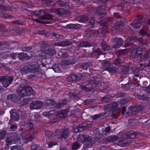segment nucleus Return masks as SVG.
<instances>
[{
  "mask_svg": "<svg viewBox=\"0 0 150 150\" xmlns=\"http://www.w3.org/2000/svg\"><path fill=\"white\" fill-rule=\"evenodd\" d=\"M21 136V133L17 132L7 135L6 139L5 148L8 149L9 145L12 144L13 141L15 143H18L20 140Z\"/></svg>",
  "mask_w": 150,
  "mask_h": 150,
  "instance_id": "nucleus-1",
  "label": "nucleus"
},
{
  "mask_svg": "<svg viewBox=\"0 0 150 150\" xmlns=\"http://www.w3.org/2000/svg\"><path fill=\"white\" fill-rule=\"evenodd\" d=\"M77 139L78 141L83 143L86 142L87 146H92L95 143V138H91L89 136L85 134H80L78 135Z\"/></svg>",
  "mask_w": 150,
  "mask_h": 150,
  "instance_id": "nucleus-2",
  "label": "nucleus"
},
{
  "mask_svg": "<svg viewBox=\"0 0 150 150\" xmlns=\"http://www.w3.org/2000/svg\"><path fill=\"white\" fill-rule=\"evenodd\" d=\"M58 138L66 139L70 135V131L68 128L64 127L61 129L57 130L55 132Z\"/></svg>",
  "mask_w": 150,
  "mask_h": 150,
  "instance_id": "nucleus-3",
  "label": "nucleus"
},
{
  "mask_svg": "<svg viewBox=\"0 0 150 150\" xmlns=\"http://www.w3.org/2000/svg\"><path fill=\"white\" fill-rule=\"evenodd\" d=\"M13 79L12 76H0V81L3 86L5 88L8 87L11 83Z\"/></svg>",
  "mask_w": 150,
  "mask_h": 150,
  "instance_id": "nucleus-4",
  "label": "nucleus"
},
{
  "mask_svg": "<svg viewBox=\"0 0 150 150\" xmlns=\"http://www.w3.org/2000/svg\"><path fill=\"white\" fill-rule=\"evenodd\" d=\"M118 105L117 102H115L110 104H107L104 106V110L106 112L112 113L116 110Z\"/></svg>",
  "mask_w": 150,
  "mask_h": 150,
  "instance_id": "nucleus-5",
  "label": "nucleus"
},
{
  "mask_svg": "<svg viewBox=\"0 0 150 150\" xmlns=\"http://www.w3.org/2000/svg\"><path fill=\"white\" fill-rule=\"evenodd\" d=\"M35 13L39 16V18L42 20H50L52 18V17L49 14H46L44 10L37 11Z\"/></svg>",
  "mask_w": 150,
  "mask_h": 150,
  "instance_id": "nucleus-6",
  "label": "nucleus"
},
{
  "mask_svg": "<svg viewBox=\"0 0 150 150\" xmlns=\"http://www.w3.org/2000/svg\"><path fill=\"white\" fill-rule=\"evenodd\" d=\"M102 68L110 72H113L115 71V69L113 66L108 61H103V62L102 63Z\"/></svg>",
  "mask_w": 150,
  "mask_h": 150,
  "instance_id": "nucleus-7",
  "label": "nucleus"
},
{
  "mask_svg": "<svg viewBox=\"0 0 150 150\" xmlns=\"http://www.w3.org/2000/svg\"><path fill=\"white\" fill-rule=\"evenodd\" d=\"M11 120L13 121H17L20 118L18 110H12L10 111Z\"/></svg>",
  "mask_w": 150,
  "mask_h": 150,
  "instance_id": "nucleus-8",
  "label": "nucleus"
},
{
  "mask_svg": "<svg viewBox=\"0 0 150 150\" xmlns=\"http://www.w3.org/2000/svg\"><path fill=\"white\" fill-rule=\"evenodd\" d=\"M139 65L140 66H138L137 67L134 66L131 68L130 69L132 71V73L133 74L138 73L140 70H142L144 67H150V63L146 65H143L142 64H141Z\"/></svg>",
  "mask_w": 150,
  "mask_h": 150,
  "instance_id": "nucleus-9",
  "label": "nucleus"
},
{
  "mask_svg": "<svg viewBox=\"0 0 150 150\" xmlns=\"http://www.w3.org/2000/svg\"><path fill=\"white\" fill-rule=\"evenodd\" d=\"M142 49L141 48H137L134 49L132 51L131 55L133 58H137L140 57Z\"/></svg>",
  "mask_w": 150,
  "mask_h": 150,
  "instance_id": "nucleus-10",
  "label": "nucleus"
},
{
  "mask_svg": "<svg viewBox=\"0 0 150 150\" xmlns=\"http://www.w3.org/2000/svg\"><path fill=\"white\" fill-rule=\"evenodd\" d=\"M42 104V103L41 101H32L30 104V107L31 109H37L41 108Z\"/></svg>",
  "mask_w": 150,
  "mask_h": 150,
  "instance_id": "nucleus-11",
  "label": "nucleus"
},
{
  "mask_svg": "<svg viewBox=\"0 0 150 150\" xmlns=\"http://www.w3.org/2000/svg\"><path fill=\"white\" fill-rule=\"evenodd\" d=\"M88 127L87 125L84 124L82 125H80L77 126L75 128H74V130L75 132H78L79 131H81L86 129Z\"/></svg>",
  "mask_w": 150,
  "mask_h": 150,
  "instance_id": "nucleus-12",
  "label": "nucleus"
},
{
  "mask_svg": "<svg viewBox=\"0 0 150 150\" xmlns=\"http://www.w3.org/2000/svg\"><path fill=\"white\" fill-rule=\"evenodd\" d=\"M16 92L18 96L21 97H23L26 96L24 86H20L17 89Z\"/></svg>",
  "mask_w": 150,
  "mask_h": 150,
  "instance_id": "nucleus-13",
  "label": "nucleus"
},
{
  "mask_svg": "<svg viewBox=\"0 0 150 150\" xmlns=\"http://www.w3.org/2000/svg\"><path fill=\"white\" fill-rule=\"evenodd\" d=\"M88 84L95 85L96 86L99 87L101 86L102 82L99 80H94L91 79L86 81Z\"/></svg>",
  "mask_w": 150,
  "mask_h": 150,
  "instance_id": "nucleus-14",
  "label": "nucleus"
},
{
  "mask_svg": "<svg viewBox=\"0 0 150 150\" xmlns=\"http://www.w3.org/2000/svg\"><path fill=\"white\" fill-rule=\"evenodd\" d=\"M112 41L116 43L113 46V48H118L121 46L123 42L122 40V39L119 38H114L112 40Z\"/></svg>",
  "mask_w": 150,
  "mask_h": 150,
  "instance_id": "nucleus-15",
  "label": "nucleus"
},
{
  "mask_svg": "<svg viewBox=\"0 0 150 150\" xmlns=\"http://www.w3.org/2000/svg\"><path fill=\"white\" fill-rule=\"evenodd\" d=\"M30 64V72L34 73L37 70L38 68L39 67V65L36 62H31Z\"/></svg>",
  "mask_w": 150,
  "mask_h": 150,
  "instance_id": "nucleus-16",
  "label": "nucleus"
},
{
  "mask_svg": "<svg viewBox=\"0 0 150 150\" xmlns=\"http://www.w3.org/2000/svg\"><path fill=\"white\" fill-rule=\"evenodd\" d=\"M57 12L58 14L60 16L66 15H70V13L69 11L63 8L57 9Z\"/></svg>",
  "mask_w": 150,
  "mask_h": 150,
  "instance_id": "nucleus-17",
  "label": "nucleus"
},
{
  "mask_svg": "<svg viewBox=\"0 0 150 150\" xmlns=\"http://www.w3.org/2000/svg\"><path fill=\"white\" fill-rule=\"evenodd\" d=\"M143 108L142 105L133 107L131 109V113L133 115H136L141 111Z\"/></svg>",
  "mask_w": 150,
  "mask_h": 150,
  "instance_id": "nucleus-18",
  "label": "nucleus"
},
{
  "mask_svg": "<svg viewBox=\"0 0 150 150\" xmlns=\"http://www.w3.org/2000/svg\"><path fill=\"white\" fill-rule=\"evenodd\" d=\"M76 44L78 46L86 47H91L92 46V44L87 41H81L78 42Z\"/></svg>",
  "mask_w": 150,
  "mask_h": 150,
  "instance_id": "nucleus-19",
  "label": "nucleus"
},
{
  "mask_svg": "<svg viewBox=\"0 0 150 150\" xmlns=\"http://www.w3.org/2000/svg\"><path fill=\"white\" fill-rule=\"evenodd\" d=\"M149 52L147 51H143L141 52L140 54V60L143 61L149 58Z\"/></svg>",
  "mask_w": 150,
  "mask_h": 150,
  "instance_id": "nucleus-20",
  "label": "nucleus"
},
{
  "mask_svg": "<svg viewBox=\"0 0 150 150\" xmlns=\"http://www.w3.org/2000/svg\"><path fill=\"white\" fill-rule=\"evenodd\" d=\"M119 137L117 136H112L108 137L105 139L106 143H109L118 140Z\"/></svg>",
  "mask_w": 150,
  "mask_h": 150,
  "instance_id": "nucleus-21",
  "label": "nucleus"
},
{
  "mask_svg": "<svg viewBox=\"0 0 150 150\" xmlns=\"http://www.w3.org/2000/svg\"><path fill=\"white\" fill-rule=\"evenodd\" d=\"M81 26L79 24H70L66 26L67 28L71 29L76 30L81 28Z\"/></svg>",
  "mask_w": 150,
  "mask_h": 150,
  "instance_id": "nucleus-22",
  "label": "nucleus"
},
{
  "mask_svg": "<svg viewBox=\"0 0 150 150\" xmlns=\"http://www.w3.org/2000/svg\"><path fill=\"white\" fill-rule=\"evenodd\" d=\"M133 29H136L140 28L142 25V22L141 21H136V22L130 24Z\"/></svg>",
  "mask_w": 150,
  "mask_h": 150,
  "instance_id": "nucleus-23",
  "label": "nucleus"
},
{
  "mask_svg": "<svg viewBox=\"0 0 150 150\" xmlns=\"http://www.w3.org/2000/svg\"><path fill=\"white\" fill-rule=\"evenodd\" d=\"M72 43L68 41L54 43V45L56 46H64L71 45Z\"/></svg>",
  "mask_w": 150,
  "mask_h": 150,
  "instance_id": "nucleus-24",
  "label": "nucleus"
},
{
  "mask_svg": "<svg viewBox=\"0 0 150 150\" xmlns=\"http://www.w3.org/2000/svg\"><path fill=\"white\" fill-rule=\"evenodd\" d=\"M101 54H104L105 53H102L101 49L98 48L92 52L91 53V57H94L98 56Z\"/></svg>",
  "mask_w": 150,
  "mask_h": 150,
  "instance_id": "nucleus-25",
  "label": "nucleus"
},
{
  "mask_svg": "<svg viewBox=\"0 0 150 150\" xmlns=\"http://www.w3.org/2000/svg\"><path fill=\"white\" fill-rule=\"evenodd\" d=\"M125 136L129 139H134L137 135V133L133 131H131L128 132L127 133L125 134Z\"/></svg>",
  "mask_w": 150,
  "mask_h": 150,
  "instance_id": "nucleus-26",
  "label": "nucleus"
},
{
  "mask_svg": "<svg viewBox=\"0 0 150 150\" xmlns=\"http://www.w3.org/2000/svg\"><path fill=\"white\" fill-rule=\"evenodd\" d=\"M24 88L26 93V96H29L33 93V90L31 87L25 86H24Z\"/></svg>",
  "mask_w": 150,
  "mask_h": 150,
  "instance_id": "nucleus-27",
  "label": "nucleus"
},
{
  "mask_svg": "<svg viewBox=\"0 0 150 150\" xmlns=\"http://www.w3.org/2000/svg\"><path fill=\"white\" fill-rule=\"evenodd\" d=\"M129 50L127 49H124L120 50L116 52V54L119 56L127 54Z\"/></svg>",
  "mask_w": 150,
  "mask_h": 150,
  "instance_id": "nucleus-28",
  "label": "nucleus"
},
{
  "mask_svg": "<svg viewBox=\"0 0 150 150\" xmlns=\"http://www.w3.org/2000/svg\"><path fill=\"white\" fill-rule=\"evenodd\" d=\"M68 112L69 110H64L60 111L58 113V116L60 118H64Z\"/></svg>",
  "mask_w": 150,
  "mask_h": 150,
  "instance_id": "nucleus-29",
  "label": "nucleus"
},
{
  "mask_svg": "<svg viewBox=\"0 0 150 150\" xmlns=\"http://www.w3.org/2000/svg\"><path fill=\"white\" fill-rule=\"evenodd\" d=\"M124 25L123 21H117L114 26L113 28L115 29H119L122 28Z\"/></svg>",
  "mask_w": 150,
  "mask_h": 150,
  "instance_id": "nucleus-30",
  "label": "nucleus"
},
{
  "mask_svg": "<svg viewBox=\"0 0 150 150\" xmlns=\"http://www.w3.org/2000/svg\"><path fill=\"white\" fill-rule=\"evenodd\" d=\"M136 97L140 100L143 101H147L148 100L149 98L146 95L143 94L141 95L139 94H137L136 95Z\"/></svg>",
  "mask_w": 150,
  "mask_h": 150,
  "instance_id": "nucleus-31",
  "label": "nucleus"
},
{
  "mask_svg": "<svg viewBox=\"0 0 150 150\" xmlns=\"http://www.w3.org/2000/svg\"><path fill=\"white\" fill-rule=\"evenodd\" d=\"M139 33L142 36H147L148 37H150V34L148 32V30L141 29L139 31Z\"/></svg>",
  "mask_w": 150,
  "mask_h": 150,
  "instance_id": "nucleus-32",
  "label": "nucleus"
},
{
  "mask_svg": "<svg viewBox=\"0 0 150 150\" xmlns=\"http://www.w3.org/2000/svg\"><path fill=\"white\" fill-rule=\"evenodd\" d=\"M35 137V132L33 133L32 134L27 136L25 138V142L28 143V142L31 141Z\"/></svg>",
  "mask_w": 150,
  "mask_h": 150,
  "instance_id": "nucleus-33",
  "label": "nucleus"
},
{
  "mask_svg": "<svg viewBox=\"0 0 150 150\" xmlns=\"http://www.w3.org/2000/svg\"><path fill=\"white\" fill-rule=\"evenodd\" d=\"M101 48L104 51L108 50L110 49V47L107 45L105 42L103 41L100 44Z\"/></svg>",
  "mask_w": 150,
  "mask_h": 150,
  "instance_id": "nucleus-34",
  "label": "nucleus"
},
{
  "mask_svg": "<svg viewBox=\"0 0 150 150\" xmlns=\"http://www.w3.org/2000/svg\"><path fill=\"white\" fill-rule=\"evenodd\" d=\"M72 61L70 60H62L60 62V64L62 65H68L72 64Z\"/></svg>",
  "mask_w": 150,
  "mask_h": 150,
  "instance_id": "nucleus-35",
  "label": "nucleus"
},
{
  "mask_svg": "<svg viewBox=\"0 0 150 150\" xmlns=\"http://www.w3.org/2000/svg\"><path fill=\"white\" fill-rule=\"evenodd\" d=\"M96 12L100 15H104L106 14V13L104 11L101 7L97 8L96 9Z\"/></svg>",
  "mask_w": 150,
  "mask_h": 150,
  "instance_id": "nucleus-36",
  "label": "nucleus"
},
{
  "mask_svg": "<svg viewBox=\"0 0 150 150\" xmlns=\"http://www.w3.org/2000/svg\"><path fill=\"white\" fill-rule=\"evenodd\" d=\"M41 2L43 4H47V6H52L54 4V3L53 1L50 0H41Z\"/></svg>",
  "mask_w": 150,
  "mask_h": 150,
  "instance_id": "nucleus-37",
  "label": "nucleus"
},
{
  "mask_svg": "<svg viewBox=\"0 0 150 150\" xmlns=\"http://www.w3.org/2000/svg\"><path fill=\"white\" fill-rule=\"evenodd\" d=\"M56 103V102L52 99H48L45 102V104L48 106L54 105Z\"/></svg>",
  "mask_w": 150,
  "mask_h": 150,
  "instance_id": "nucleus-38",
  "label": "nucleus"
},
{
  "mask_svg": "<svg viewBox=\"0 0 150 150\" xmlns=\"http://www.w3.org/2000/svg\"><path fill=\"white\" fill-rule=\"evenodd\" d=\"M18 57L21 60H23L27 58V54L23 53H19L18 54Z\"/></svg>",
  "mask_w": 150,
  "mask_h": 150,
  "instance_id": "nucleus-39",
  "label": "nucleus"
},
{
  "mask_svg": "<svg viewBox=\"0 0 150 150\" xmlns=\"http://www.w3.org/2000/svg\"><path fill=\"white\" fill-rule=\"evenodd\" d=\"M92 66V64L90 62L85 63L82 66V68L83 70L88 71V68L90 67H91Z\"/></svg>",
  "mask_w": 150,
  "mask_h": 150,
  "instance_id": "nucleus-40",
  "label": "nucleus"
},
{
  "mask_svg": "<svg viewBox=\"0 0 150 150\" xmlns=\"http://www.w3.org/2000/svg\"><path fill=\"white\" fill-rule=\"evenodd\" d=\"M78 19L79 22L84 23L87 21L88 18L86 16H80L78 18Z\"/></svg>",
  "mask_w": 150,
  "mask_h": 150,
  "instance_id": "nucleus-41",
  "label": "nucleus"
},
{
  "mask_svg": "<svg viewBox=\"0 0 150 150\" xmlns=\"http://www.w3.org/2000/svg\"><path fill=\"white\" fill-rule=\"evenodd\" d=\"M30 67V64L28 63H26L24 65L23 67L22 68V71L30 72L31 70Z\"/></svg>",
  "mask_w": 150,
  "mask_h": 150,
  "instance_id": "nucleus-42",
  "label": "nucleus"
},
{
  "mask_svg": "<svg viewBox=\"0 0 150 150\" xmlns=\"http://www.w3.org/2000/svg\"><path fill=\"white\" fill-rule=\"evenodd\" d=\"M7 99L8 100L14 101H15V100L16 99V96L14 94H10L7 96Z\"/></svg>",
  "mask_w": 150,
  "mask_h": 150,
  "instance_id": "nucleus-43",
  "label": "nucleus"
},
{
  "mask_svg": "<svg viewBox=\"0 0 150 150\" xmlns=\"http://www.w3.org/2000/svg\"><path fill=\"white\" fill-rule=\"evenodd\" d=\"M45 52L48 55L52 56L56 53V52L54 49H50L46 50Z\"/></svg>",
  "mask_w": 150,
  "mask_h": 150,
  "instance_id": "nucleus-44",
  "label": "nucleus"
},
{
  "mask_svg": "<svg viewBox=\"0 0 150 150\" xmlns=\"http://www.w3.org/2000/svg\"><path fill=\"white\" fill-rule=\"evenodd\" d=\"M80 146V144L78 142H74L72 145V150H76L78 149Z\"/></svg>",
  "mask_w": 150,
  "mask_h": 150,
  "instance_id": "nucleus-45",
  "label": "nucleus"
},
{
  "mask_svg": "<svg viewBox=\"0 0 150 150\" xmlns=\"http://www.w3.org/2000/svg\"><path fill=\"white\" fill-rule=\"evenodd\" d=\"M129 70V69L127 66L123 67L122 69V74H125L128 73Z\"/></svg>",
  "mask_w": 150,
  "mask_h": 150,
  "instance_id": "nucleus-46",
  "label": "nucleus"
},
{
  "mask_svg": "<svg viewBox=\"0 0 150 150\" xmlns=\"http://www.w3.org/2000/svg\"><path fill=\"white\" fill-rule=\"evenodd\" d=\"M57 4L61 6H68L69 4L67 2H64L63 1L61 0L58 1H57Z\"/></svg>",
  "mask_w": 150,
  "mask_h": 150,
  "instance_id": "nucleus-47",
  "label": "nucleus"
},
{
  "mask_svg": "<svg viewBox=\"0 0 150 150\" xmlns=\"http://www.w3.org/2000/svg\"><path fill=\"white\" fill-rule=\"evenodd\" d=\"M76 74H71L69 76V80L71 81L76 80Z\"/></svg>",
  "mask_w": 150,
  "mask_h": 150,
  "instance_id": "nucleus-48",
  "label": "nucleus"
},
{
  "mask_svg": "<svg viewBox=\"0 0 150 150\" xmlns=\"http://www.w3.org/2000/svg\"><path fill=\"white\" fill-rule=\"evenodd\" d=\"M28 130H34V127L33 122L30 123L26 126Z\"/></svg>",
  "mask_w": 150,
  "mask_h": 150,
  "instance_id": "nucleus-49",
  "label": "nucleus"
},
{
  "mask_svg": "<svg viewBox=\"0 0 150 150\" xmlns=\"http://www.w3.org/2000/svg\"><path fill=\"white\" fill-rule=\"evenodd\" d=\"M6 135V131L5 130H3L0 132V138L3 139Z\"/></svg>",
  "mask_w": 150,
  "mask_h": 150,
  "instance_id": "nucleus-50",
  "label": "nucleus"
},
{
  "mask_svg": "<svg viewBox=\"0 0 150 150\" xmlns=\"http://www.w3.org/2000/svg\"><path fill=\"white\" fill-rule=\"evenodd\" d=\"M46 50H41L38 52V56L40 57H42L45 55V54H46L45 52Z\"/></svg>",
  "mask_w": 150,
  "mask_h": 150,
  "instance_id": "nucleus-51",
  "label": "nucleus"
},
{
  "mask_svg": "<svg viewBox=\"0 0 150 150\" xmlns=\"http://www.w3.org/2000/svg\"><path fill=\"white\" fill-rule=\"evenodd\" d=\"M110 98V96H105L104 97L102 98L101 100L103 102H107L108 101L109 98Z\"/></svg>",
  "mask_w": 150,
  "mask_h": 150,
  "instance_id": "nucleus-52",
  "label": "nucleus"
},
{
  "mask_svg": "<svg viewBox=\"0 0 150 150\" xmlns=\"http://www.w3.org/2000/svg\"><path fill=\"white\" fill-rule=\"evenodd\" d=\"M95 20L94 19V18H92L89 21V25L91 28H93L94 25Z\"/></svg>",
  "mask_w": 150,
  "mask_h": 150,
  "instance_id": "nucleus-53",
  "label": "nucleus"
},
{
  "mask_svg": "<svg viewBox=\"0 0 150 150\" xmlns=\"http://www.w3.org/2000/svg\"><path fill=\"white\" fill-rule=\"evenodd\" d=\"M93 100L90 99L84 101V103L86 105H90L92 103Z\"/></svg>",
  "mask_w": 150,
  "mask_h": 150,
  "instance_id": "nucleus-54",
  "label": "nucleus"
},
{
  "mask_svg": "<svg viewBox=\"0 0 150 150\" xmlns=\"http://www.w3.org/2000/svg\"><path fill=\"white\" fill-rule=\"evenodd\" d=\"M11 150H21V146H14L10 147Z\"/></svg>",
  "mask_w": 150,
  "mask_h": 150,
  "instance_id": "nucleus-55",
  "label": "nucleus"
},
{
  "mask_svg": "<svg viewBox=\"0 0 150 150\" xmlns=\"http://www.w3.org/2000/svg\"><path fill=\"white\" fill-rule=\"evenodd\" d=\"M50 35L52 37H54L56 38H59L61 37L60 35L56 33L55 32H54L50 33Z\"/></svg>",
  "mask_w": 150,
  "mask_h": 150,
  "instance_id": "nucleus-56",
  "label": "nucleus"
},
{
  "mask_svg": "<svg viewBox=\"0 0 150 150\" xmlns=\"http://www.w3.org/2000/svg\"><path fill=\"white\" fill-rule=\"evenodd\" d=\"M79 88L81 89H82L86 91H89L91 89V88L89 87H87L83 85H80L79 86Z\"/></svg>",
  "mask_w": 150,
  "mask_h": 150,
  "instance_id": "nucleus-57",
  "label": "nucleus"
},
{
  "mask_svg": "<svg viewBox=\"0 0 150 150\" xmlns=\"http://www.w3.org/2000/svg\"><path fill=\"white\" fill-rule=\"evenodd\" d=\"M18 110L20 117L21 116V117L23 118L26 115L25 111H21L19 110Z\"/></svg>",
  "mask_w": 150,
  "mask_h": 150,
  "instance_id": "nucleus-58",
  "label": "nucleus"
},
{
  "mask_svg": "<svg viewBox=\"0 0 150 150\" xmlns=\"http://www.w3.org/2000/svg\"><path fill=\"white\" fill-rule=\"evenodd\" d=\"M66 103H64L63 102L59 103L56 104L55 105V108H57L59 109L66 105Z\"/></svg>",
  "mask_w": 150,
  "mask_h": 150,
  "instance_id": "nucleus-59",
  "label": "nucleus"
},
{
  "mask_svg": "<svg viewBox=\"0 0 150 150\" xmlns=\"http://www.w3.org/2000/svg\"><path fill=\"white\" fill-rule=\"evenodd\" d=\"M81 97V95L79 92H74L73 98L75 99H79Z\"/></svg>",
  "mask_w": 150,
  "mask_h": 150,
  "instance_id": "nucleus-60",
  "label": "nucleus"
},
{
  "mask_svg": "<svg viewBox=\"0 0 150 150\" xmlns=\"http://www.w3.org/2000/svg\"><path fill=\"white\" fill-rule=\"evenodd\" d=\"M121 63V60L119 58L117 59L114 62V64L117 66L120 65Z\"/></svg>",
  "mask_w": 150,
  "mask_h": 150,
  "instance_id": "nucleus-61",
  "label": "nucleus"
},
{
  "mask_svg": "<svg viewBox=\"0 0 150 150\" xmlns=\"http://www.w3.org/2000/svg\"><path fill=\"white\" fill-rule=\"evenodd\" d=\"M143 16L142 15L138 14L137 16V18H135L136 21H141L143 19Z\"/></svg>",
  "mask_w": 150,
  "mask_h": 150,
  "instance_id": "nucleus-62",
  "label": "nucleus"
},
{
  "mask_svg": "<svg viewBox=\"0 0 150 150\" xmlns=\"http://www.w3.org/2000/svg\"><path fill=\"white\" fill-rule=\"evenodd\" d=\"M116 97L117 98L123 97H125L126 94L122 92L120 93H119L116 94L115 95Z\"/></svg>",
  "mask_w": 150,
  "mask_h": 150,
  "instance_id": "nucleus-63",
  "label": "nucleus"
},
{
  "mask_svg": "<svg viewBox=\"0 0 150 150\" xmlns=\"http://www.w3.org/2000/svg\"><path fill=\"white\" fill-rule=\"evenodd\" d=\"M32 150H39L37 145L35 144H33L31 146Z\"/></svg>",
  "mask_w": 150,
  "mask_h": 150,
  "instance_id": "nucleus-64",
  "label": "nucleus"
}]
</instances>
